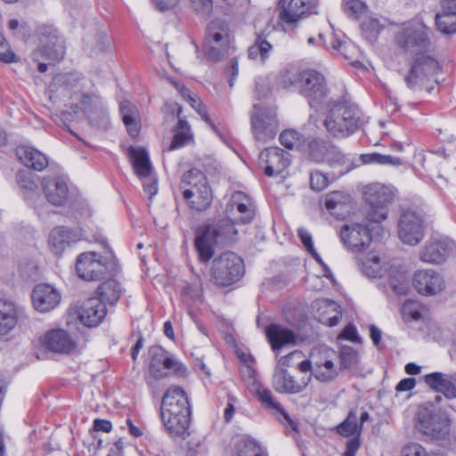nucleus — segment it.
I'll use <instances>...</instances> for the list:
<instances>
[{
  "label": "nucleus",
  "mask_w": 456,
  "mask_h": 456,
  "mask_svg": "<svg viewBox=\"0 0 456 456\" xmlns=\"http://www.w3.org/2000/svg\"><path fill=\"white\" fill-rule=\"evenodd\" d=\"M191 406L185 391L180 387H170L162 397L160 417L165 430L172 437L189 435Z\"/></svg>",
  "instance_id": "obj_1"
},
{
  "label": "nucleus",
  "mask_w": 456,
  "mask_h": 456,
  "mask_svg": "<svg viewBox=\"0 0 456 456\" xmlns=\"http://www.w3.org/2000/svg\"><path fill=\"white\" fill-rule=\"evenodd\" d=\"M281 85L285 88L298 85L301 94L308 100L309 105L315 109L325 102L328 95L326 80L323 75L314 69L296 72L287 71L282 76Z\"/></svg>",
  "instance_id": "obj_2"
},
{
  "label": "nucleus",
  "mask_w": 456,
  "mask_h": 456,
  "mask_svg": "<svg viewBox=\"0 0 456 456\" xmlns=\"http://www.w3.org/2000/svg\"><path fill=\"white\" fill-rule=\"evenodd\" d=\"M234 224H237L226 216L198 232L195 247L201 261L208 262L213 256L215 245L226 244L235 239L237 230Z\"/></svg>",
  "instance_id": "obj_3"
},
{
  "label": "nucleus",
  "mask_w": 456,
  "mask_h": 456,
  "mask_svg": "<svg viewBox=\"0 0 456 456\" xmlns=\"http://www.w3.org/2000/svg\"><path fill=\"white\" fill-rule=\"evenodd\" d=\"M362 125L360 110L348 102L332 105L324 120L327 131L336 137H346Z\"/></svg>",
  "instance_id": "obj_4"
},
{
  "label": "nucleus",
  "mask_w": 456,
  "mask_h": 456,
  "mask_svg": "<svg viewBox=\"0 0 456 456\" xmlns=\"http://www.w3.org/2000/svg\"><path fill=\"white\" fill-rule=\"evenodd\" d=\"M182 183L191 187L183 191V197L191 209L202 212L210 207L213 192L203 173L196 168L190 169L183 175Z\"/></svg>",
  "instance_id": "obj_5"
},
{
  "label": "nucleus",
  "mask_w": 456,
  "mask_h": 456,
  "mask_svg": "<svg viewBox=\"0 0 456 456\" xmlns=\"http://www.w3.org/2000/svg\"><path fill=\"white\" fill-rule=\"evenodd\" d=\"M240 377L248 389L265 407L281 414L291 428L297 430V423L289 417L288 412L273 396L270 389L265 387L258 379L256 370L248 363L243 362L240 367Z\"/></svg>",
  "instance_id": "obj_6"
},
{
  "label": "nucleus",
  "mask_w": 456,
  "mask_h": 456,
  "mask_svg": "<svg viewBox=\"0 0 456 456\" xmlns=\"http://www.w3.org/2000/svg\"><path fill=\"white\" fill-rule=\"evenodd\" d=\"M49 98L52 101H67L81 99L80 103H76V108L84 110L90 101V97L82 94L79 77L75 73L58 74L53 77L49 86Z\"/></svg>",
  "instance_id": "obj_7"
},
{
  "label": "nucleus",
  "mask_w": 456,
  "mask_h": 456,
  "mask_svg": "<svg viewBox=\"0 0 456 456\" xmlns=\"http://www.w3.org/2000/svg\"><path fill=\"white\" fill-rule=\"evenodd\" d=\"M116 263L112 256L102 257L95 252L81 253L76 262L77 275L87 281L105 278L115 271Z\"/></svg>",
  "instance_id": "obj_8"
},
{
  "label": "nucleus",
  "mask_w": 456,
  "mask_h": 456,
  "mask_svg": "<svg viewBox=\"0 0 456 456\" xmlns=\"http://www.w3.org/2000/svg\"><path fill=\"white\" fill-rule=\"evenodd\" d=\"M251 132L255 140L266 143L276 136L279 131V121L276 110L254 104L250 112Z\"/></svg>",
  "instance_id": "obj_9"
},
{
  "label": "nucleus",
  "mask_w": 456,
  "mask_h": 456,
  "mask_svg": "<svg viewBox=\"0 0 456 456\" xmlns=\"http://www.w3.org/2000/svg\"><path fill=\"white\" fill-rule=\"evenodd\" d=\"M244 273L242 259L233 252H225L213 261L211 275L218 286H230Z\"/></svg>",
  "instance_id": "obj_10"
},
{
  "label": "nucleus",
  "mask_w": 456,
  "mask_h": 456,
  "mask_svg": "<svg viewBox=\"0 0 456 456\" xmlns=\"http://www.w3.org/2000/svg\"><path fill=\"white\" fill-rule=\"evenodd\" d=\"M230 43V29L225 21L212 20L207 27L205 37L206 54L214 61H219L227 53Z\"/></svg>",
  "instance_id": "obj_11"
},
{
  "label": "nucleus",
  "mask_w": 456,
  "mask_h": 456,
  "mask_svg": "<svg viewBox=\"0 0 456 456\" xmlns=\"http://www.w3.org/2000/svg\"><path fill=\"white\" fill-rule=\"evenodd\" d=\"M65 55V46L62 39L53 28H46L42 33L41 46L33 52L32 58L38 62L37 69L40 73L47 70V64L41 62L42 59L50 61H60Z\"/></svg>",
  "instance_id": "obj_12"
},
{
  "label": "nucleus",
  "mask_w": 456,
  "mask_h": 456,
  "mask_svg": "<svg viewBox=\"0 0 456 456\" xmlns=\"http://www.w3.org/2000/svg\"><path fill=\"white\" fill-rule=\"evenodd\" d=\"M398 236L403 244L415 246L424 237V217L413 210H405L398 222Z\"/></svg>",
  "instance_id": "obj_13"
},
{
  "label": "nucleus",
  "mask_w": 456,
  "mask_h": 456,
  "mask_svg": "<svg viewBox=\"0 0 456 456\" xmlns=\"http://www.w3.org/2000/svg\"><path fill=\"white\" fill-rule=\"evenodd\" d=\"M336 352L325 348L322 352L313 354V376L322 383H330L337 379L341 372Z\"/></svg>",
  "instance_id": "obj_14"
},
{
  "label": "nucleus",
  "mask_w": 456,
  "mask_h": 456,
  "mask_svg": "<svg viewBox=\"0 0 456 456\" xmlns=\"http://www.w3.org/2000/svg\"><path fill=\"white\" fill-rule=\"evenodd\" d=\"M428 30V27L419 20L409 22L398 36V43L411 53L420 52L429 44Z\"/></svg>",
  "instance_id": "obj_15"
},
{
  "label": "nucleus",
  "mask_w": 456,
  "mask_h": 456,
  "mask_svg": "<svg viewBox=\"0 0 456 456\" xmlns=\"http://www.w3.org/2000/svg\"><path fill=\"white\" fill-rule=\"evenodd\" d=\"M150 374L154 379H162L171 370L178 376L185 375L186 367L161 347L151 349V360L150 363Z\"/></svg>",
  "instance_id": "obj_16"
},
{
  "label": "nucleus",
  "mask_w": 456,
  "mask_h": 456,
  "mask_svg": "<svg viewBox=\"0 0 456 456\" xmlns=\"http://www.w3.org/2000/svg\"><path fill=\"white\" fill-rule=\"evenodd\" d=\"M305 151H307L309 158L316 162H328L330 166L344 165L348 159L334 145L322 140L313 139L306 144Z\"/></svg>",
  "instance_id": "obj_17"
},
{
  "label": "nucleus",
  "mask_w": 456,
  "mask_h": 456,
  "mask_svg": "<svg viewBox=\"0 0 456 456\" xmlns=\"http://www.w3.org/2000/svg\"><path fill=\"white\" fill-rule=\"evenodd\" d=\"M226 216L236 224H248L255 216V207L251 198L242 191H235L225 208Z\"/></svg>",
  "instance_id": "obj_18"
},
{
  "label": "nucleus",
  "mask_w": 456,
  "mask_h": 456,
  "mask_svg": "<svg viewBox=\"0 0 456 456\" xmlns=\"http://www.w3.org/2000/svg\"><path fill=\"white\" fill-rule=\"evenodd\" d=\"M289 154L279 147L265 149L258 158L259 167L269 177L281 175L289 167Z\"/></svg>",
  "instance_id": "obj_19"
},
{
  "label": "nucleus",
  "mask_w": 456,
  "mask_h": 456,
  "mask_svg": "<svg viewBox=\"0 0 456 456\" xmlns=\"http://www.w3.org/2000/svg\"><path fill=\"white\" fill-rule=\"evenodd\" d=\"M339 235L344 245L353 252L364 250L371 241L369 229L359 223L343 225Z\"/></svg>",
  "instance_id": "obj_20"
},
{
  "label": "nucleus",
  "mask_w": 456,
  "mask_h": 456,
  "mask_svg": "<svg viewBox=\"0 0 456 456\" xmlns=\"http://www.w3.org/2000/svg\"><path fill=\"white\" fill-rule=\"evenodd\" d=\"M280 19L288 25L298 22L310 14L317 13L316 4L311 0H281Z\"/></svg>",
  "instance_id": "obj_21"
},
{
  "label": "nucleus",
  "mask_w": 456,
  "mask_h": 456,
  "mask_svg": "<svg viewBox=\"0 0 456 456\" xmlns=\"http://www.w3.org/2000/svg\"><path fill=\"white\" fill-rule=\"evenodd\" d=\"M419 421L423 432L433 439L445 441L451 434L452 420L444 411H437L425 418H420Z\"/></svg>",
  "instance_id": "obj_22"
},
{
  "label": "nucleus",
  "mask_w": 456,
  "mask_h": 456,
  "mask_svg": "<svg viewBox=\"0 0 456 456\" xmlns=\"http://www.w3.org/2000/svg\"><path fill=\"white\" fill-rule=\"evenodd\" d=\"M456 248V244L448 239L431 238L419 252L421 261L428 264H441Z\"/></svg>",
  "instance_id": "obj_23"
},
{
  "label": "nucleus",
  "mask_w": 456,
  "mask_h": 456,
  "mask_svg": "<svg viewBox=\"0 0 456 456\" xmlns=\"http://www.w3.org/2000/svg\"><path fill=\"white\" fill-rule=\"evenodd\" d=\"M311 381V376L302 377L297 380L284 368H275L273 376V388L282 394H297L305 389Z\"/></svg>",
  "instance_id": "obj_24"
},
{
  "label": "nucleus",
  "mask_w": 456,
  "mask_h": 456,
  "mask_svg": "<svg viewBox=\"0 0 456 456\" xmlns=\"http://www.w3.org/2000/svg\"><path fill=\"white\" fill-rule=\"evenodd\" d=\"M40 342L45 349L57 354H69L76 347L70 334L62 329L47 331L40 338Z\"/></svg>",
  "instance_id": "obj_25"
},
{
  "label": "nucleus",
  "mask_w": 456,
  "mask_h": 456,
  "mask_svg": "<svg viewBox=\"0 0 456 456\" xmlns=\"http://www.w3.org/2000/svg\"><path fill=\"white\" fill-rule=\"evenodd\" d=\"M438 70L439 63L434 58L428 55L418 57L410 74L405 78L408 87L416 88L419 82L436 74Z\"/></svg>",
  "instance_id": "obj_26"
},
{
  "label": "nucleus",
  "mask_w": 456,
  "mask_h": 456,
  "mask_svg": "<svg viewBox=\"0 0 456 456\" xmlns=\"http://www.w3.org/2000/svg\"><path fill=\"white\" fill-rule=\"evenodd\" d=\"M61 301L58 290L50 284H38L32 292V303L34 308L41 313H46L54 309Z\"/></svg>",
  "instance_id": "obj_27"
},
{
  "label": "nucleus",
  "mask_w": 456,
  "mask_h": 456,
  "mask_svg": "<svg viewBox=\"0 0 456 456\" xmlns=\"http://www.w3.org/2000/svg\"><path fill=\"white\" fill-rule=\"evenodd\" d=\"M413 283L418 292L426 296L438 294L444 289V281L442 276L429 269L416 272Z\"/></svg>",
  "instance_id": "obj_28"
},
{
  "label": "nucleus",
  "mask_w": 456,
  "mask_h": 456,
  "mask_svg": "<svg viewBox=\"0 0 456 456\" xmlns=\"http://www.w3.org/2000/svg\"><path fill=\"white\" fill-rule=\"evenodd\" d=\"M106 314L104 302L99 297H90L80 306L78 318L85 326L96 327L103 321Z\"/></svg>",
  "instance_id": "obj_29"
},
{
  "label": "nucleus",
  "mask_w": 456,
  "mask_h": 456,
  "mask_svg": "<svg viewBox=\"0 0 456 456\" xmlns=\"http://www.w3.org/2000/svg\"><path fill=\"white\" fill-rule=\"evenodd\" d=\"M42 188L47 200L54 206H61L68 200V184L61 176H45L42 179Z\"/></svg>",
  "instance_id": "obj_30"
},
{
  "label": "nucleus",
  "mask_w": 456,
  "mask_h": 456,
  "mask_svg": "<svg viewBox=\"0 0 456 456\" xmlns=\"http://www.w3.org/2000/svg\"><path fill=\"white\" fill-rule=\"evenodd\" d=\"M424 380L433 391L442 394L446 399L456 398V384L452 375L436 371L427 374Z\"/></svg>",
  "instance_id": "obj_31"
},
{
  "label": "nucleus",
  "mask_w": 456,
  "mask_h": 456,
  "mask_svg": "<svg viewBox=\"0 0 456 456\" xmlns=\"http://www.w3.org/2000/svg\"><path fill=\"white\" fill-rule=\"evenodd\" d=\"M22 314L20 306L12 301L0 299V335H6L12 330Z\"/></svg>",
  "instance_id": "obj_32"
},
{
  "label": "nucleus",
  "mask_w": 456,
  "mask_h": 456,
  "mask_svg": "<svg viewBox=\"0 0 456 456\" xmlns=\"http://www.w3.org/2000/svg\"><path fill=\"white\" fill-rule=\"evenodd\" d=\"M16 155L24 166L36 171L44 170L49 163L43 152L28 145L18 146Z\"/></svg>",
  "instance_id": "obj_33"
},
{
  "label": "nucleus",
  "mask_w": 456,
  "mask_h": 456,
  "mask_svg": "<svg viewBox=\"0 0 456 456\" xmlns=\"http://www.w3.org/2000/svg\"><path fill=\"white\" fill-rule=\"evenodd\" d=\"M365 200L369 206H380L388 208L395 197L394 189L381 183H372L364 191Z\"/></svg>",
  "instance_id": "obj_34"
},
{
  "label": "nucleus",
  "mask_w": 456,
  "mask_h": 456,
  "mask_svg": "<svg viewBox=\"0 0 456 456\" xmlns=\"http://www.w3.org/2000/svg\"><path fill=\"white\" fill-rule=\"evenodd\" d=\"M265 331L272 349L274 351L296 344L297 337L295 333L281 325L270 324L266 327Z\"/></svg>",
  "instance_id": "obj_35"
},
{
  "label": "nucleus",
  "mask_w": 456,
  "mask_h": 456,
  "mask_svg": "<svg viewBox=\"0 0 456 456\" xmlns=\"http://www.w3.org/2000/svg\"><path fill=\"white\" fill-rule=\"evenodd\" d=\"M77 240V234L63 226L54 228L49 236V245L56 255L62 254L71 244Z\"/></svg>",
  "instance_id": "obj_36"
},
{
  "label": "nucleus",
  "mask_w": 456,
  "mask_h": 456,
  "mask_svg": "<svg viewBox=\"0 0 456 456\" xmlns=\"http://www.w3.org/2000/svg\"><path fill=\"white\" fill-rule=\"evenodd\" d=\"M129 158L135 174L141 178L148 177L151 173V165L147 151L142 147H131Z\"/></svg>",
  "instance_id": "obj_37"
},
{
  "label": "nucleus",
  "mask_w": 456,
  "mask_h": 456,
  "mask_svg": "<svg viewBox=\"0 0 456 456\" xmlns=\"http://www.w3.org/2000/svg\"><path fill=\"white\" fill-rule=\"evenodd\" d=\"M318 307L316 318L320 322L329 327L338 324L340 316L337 312L338 305L327 299H320L315 302Z\"/></svg>",
  "instance_id": "obj_38"
},
{
  "label": "nucleus",
  "mask_w": 456,
  "mask_h": 456,
  "mask_svg": "<svg viewBox=\"0 0 456 456\" xmlns=\"http://www.w3.org/2000/svg\"><path fill=\"white\" fill-rule=\"evenodd\" d=\"M37 180V175L24 170L19 171L16 175L17 183L24 197L28 200L39 198Z\"/></svg>",
  "instance_id": "obj_39"
},
{
  "label": "nucleus",
  "mask_w": 456,
  "mask_h": 456,
  "mask_svg": "<svg viewBox=\"0 0 456 456\" xmlns=\"http://www.w3.org/2000/svg\"><path fill=\"white\" fill-rule=\"evenodd\" d=\"M349 201V196L341 191H333L326 195L325 207L332 216L338 218H344Z\"/></svg>",
  "instance_id": "obj_40"
},
{
  "label": "nucleus",
  "mask_w": 456,
  "mask_h": 456,
  "mask_svg": "<svg viewBox=\"0 0 456 456\" xmlns=\"http://www.w3.org/2000/svg\"><path fill=\"white\" fill-rule=\"evenodd\" d=\"M181 112L182 109L179 108L177 112L178 123L173 140L168 147L169 151L183 147L192 139L191 127L188 122L180 117Z\"/></svg>",
  "instance_id": "obj_41"
},
{
  "label": "nucleus",
  "mask_w": 456,
  "mask_h": 456,
  "mask_svg": "<svg viewBox=\"0 0 456 456\" xmlns=\"http://www.w3.org/2000/svg\"><path fill=\"white\" fill-rule=\"evenodd\" d=\"M361 269L367 277L373 279L382 277L387 271L380 258L374 253L361 261Z\"/></svg>",
  "instance_id": "obj_42"
},
{
  "label": "nucleus",
  "mask_w": 456,
  "mask_h": 456,
  "mask_svg": "<svg viewBox=\"0 0 456 456\" xmlns=\"http://www.w3.org/2000/svg\"><path fill=\"white\" fill-rule=\"evenodd\" d=\"M281 143L289 150L304 151L306 148L305 137L294 129H287L280 134Z\"/></svg>",
  "instance_id": "obj_43"
},
{
  "label": "nucleus",
  "mask_w": 456,
  "mask_h": 456,
  "mask_svg": "<svg viewBox=\"0 0 456 456\" xmlns=\"http://www.w3.org/2000/svg\"><path fill=\"white\" fill-rule=\"evenodd\" d=\"M101 299L110 305L115 304L121 296L120 284L115 280H108L101 284L98 288Z\"/></svg>",
  "instance_id": "obj_44"
},
{
  "label": "nucleus",
  "mask_w": 456,
  "mask_h": 456,
  "mask_svg": "<svg viewBox=\"0 0 456 456\" xmlns=\"http://www.w3.org/2000/svg\"><path fill=\"white\" fill-rule=\"evenodd\" d=\"M272 45L265 39L258 37L256 42L248 47V54L249 59L264 63L269 57Z\"/></svg>",
  "instance_id": "obj_45"
},
{
  "label": "nucleus",
  "mask_w": 456,
  "mask_h": 456,
  "mask_svg": "<svg viewBox=\"0 0 456 456\" xmlns=\"http://www.w3.org/2000/svg\"><path fill=\"white\" fill-rule=\"evenodd\" d=\"M436 25L438 30L444 34L456 32V12L444 10L436 16Z\"/></svg>",
  "instance_id": "obj_46"
},
{
  "label": "nucleus",
  "mask_w": 456,
  "mask_h": 456,
  "mask_svg": "<svg viewBox=\"0 0 456 456\" xmlns=\"http://www.w3.org/2000/svg\"><path fill=\"white\" fill-rule=\"evenodd\" d=\"M337 431L343 436H360L362 425L358 424V418L354 411H350L347 418L337 428Z\"/></svg>",
  "instance_id": "obj_47"
},
{
  "label": "nucleus",
  "mask_w": 456,
  "mask_h": 456,
  "mask_svg": "<svg viewBox=\"0 0 456 456\" xmlns=\"http://www.w3.org/2000/svg\"><path fill=\"white\" fill-rule=\"evenodd\" d=\"M389 286L398 295H404L409 289V281L405 273L392 271L389 274Z\"/></svg>",
  "instance_id": "obj_48"
},
{
  "label": "nucleus",
  "mask_w": 456,
  "mask_h": 456,
  "mask_svg": "<svg viewBox=\"0 0 456 456\" xmlns=\"http://www.w3.org/2000/svg\"><path fill=\"white\" fill-rule=\"evenodd\" d=\"M361 28L363 36L368 40L373 41L382 30L383 26L380 24L379 20L372 17H367L362 22Z\"/></svg>",
  "instance_id": "obj_49"
},
{
  "label": "nucleus",
  "mask_w": 456,
  "mask_h": 456,
  "mask_svg": "<svg viewBox=\"0 0 456 456\" xmlns=\"http://www.w3.org/2000/svg\"><path fill=\"white\" fill-rule=\"evenodd\" d=\"M364 163H376L385 166H400L402 161L399 158L391 155H383L380 153H370L362 155Z\"/></svg>",
  "instance_id": "obj_50"
},
{
  "label": "nucleus",
  "mask_w": 456,
  "mask_h": 456,
  "mask_svg": "<svg viewBox=\"0 0 456 456\" xmlns=\"http://www.w3.org/2000/svg\"><path fill=\"white\" fill-rule=\"evenodd\" d=\"M366 10V4L360 0H345L344 11L352 19H359Z\"/></svg>",
  "instance_id": "obj_51"
},
{
  "label": "nucleus",
  "mask_w": 456,
  "mask_h": 456,
  "mask_svg": "<svg viewBox=\"0 0 456 456\" xmlns=\"http://www.w3.org/2000/svg\"><path fill=\"white\" fill-rule=\"evenodd\" d=\"M402 314L406 322L419 321L422 317L420 306L413 301H406L403 303Z\"/></svg>",
  "instance_id": "obj_52"
},
{
  "label": "nucleus",
  "mask_w": 456,
  "mask_h": 456,
  "mask_svg": "<svg viewBox=\"0 0 456 456\" xmlns=\"http://www.w3.org/2000/svg\"><path fill=\"white\" fill-rule=\"evenodd\" d=\"M208 448L199 438L191 437L186 444L185 456H207Z\"/></svg>",
  "instance_id": "obj_53"
},
{
  "label": "nucleus",
  "mask_w": 456,
  "mask_h": 456,
  "mask_svg": "<svg viewBox=\"0 0 456 456\" xmlns=\"http://www.w3.org/2000/svg\"><path fill=\"white\" fill-rule=\"evenodd\" d=\"M357 362V353L350 346H343L339 354L338 365L343 369H348Z\"/></svg>",
  "instance_id": "obj_54"
},
{
  "label": "nucleus",
  "mask_w": 456,
  "mask_h": 456,
  "mask_svg": "<svg viewBox=\"0 0 456 456\" xmlns=\"http://www.w3.org/2000/svg\"><path fill=\"white\" fill-rule=\"evenodd\" d=\"M329 183V178L325 174L318 170L311 172L310 185L312 190L315 191H322L328 187Z\"/></svg>",
  "instance_id": "obj_55"
},
{
  "label": "nucleus",
  "mask_w": 456,
  "mask_h": 456,
  "mask_svg": "<svg viewBox=\"0 0 456 456\" xmlns=\"http://www.w3.org/2000/svg\"><path fill=\"white\" fill-rule=\"evenodd\" d=\"M19 273L24 280L36 281L39 277L38 267L34 262L21 263L19 266Z\"/></svg>",
  "instance_id": "obj_56"
},
{
  "label": "nucleus",
  "mask_w": 456,
  "mask_h": 456,
  "mask_svg": "<svg viewBox=\"0 0 456 456\" xmlns=\"http://www.w3.org/2000/svg\"><path fill=\"white\" fill-rule=\"evenodd\" d=\"M388 208L380 206H369L366 219L372 223H381L387 219Z\"/></svg>",
  "instance_id": "obj_57"
},
{
  "label": "nucleus",
  "mask_w": 456,
  "mask_h": 456,
  "mask_svg": "<svg viewBox=\"0 0 456 456\" xmlns=\"http://www.w3.org/2000/svg\"><path fill=\"white\" fill-rule=\"evenodd\" d=\"M0 61L4 63H12L18 61V57L11 50L10 45L4 37L0 33Z\"/></svg>",
  "instance_id": "obj_58"
},
{
  "label": "nucleus",
  "mask_w": 456,
  "mask_h": 456,
  "mask_svg": "<svg viewBox=\"0 0 456 456\" xmlns=\"http://www.w3.org/2000/svg\"><path fill=\"white\" fill-rule=\"evenodd\" d=\"M191 106L198 112V114L202 118V119L208 123L211 128L217 132L215 124L211 121L210 118L208 115L206 106L201 102V101L194 95L193 98H191L189 102Z\"/></svg>",
  "instance_id": "obj_59"
},
{
  "label": "nucleus",
  "mask_w": 456,
  "mask_h": 456,
  "mask_svg": "<svg viewBox=\"0 0 456 456\" xmlns=\"http://www.w3.org/2000/svg\"><path fill=\"white\" fill-rule=\"evenodd\" d=\"M401 456H428V453L420 444L410 443L403 447Z\"/></svg>",
  "instance_id": "obj_60"
},
{
  "label": "nucleus",
  "mask_w": 456,
  "mask_h": 456,
  "mask_svg": "<svg viewBox=\"0 0 456 456\" xmlns=\"http://www.w3.org/2000/svg\"><path fill=\"white\" fill-rule=\"evenodd\" d=\"M191 4L192 9L201 15L209 14L213 9L212 0H191Z\"/></svg>",
  "instance_id": "obj_61"
},
{
  "label": "nucleus",
  "mask_w": 456,
  "mask_h": 456,
  "mask_svg": "<svg viewBox=\"0 0 456 456\" xmlns=\"http://www.w3.org/2000/svg\"><path fill=\"white\" fill-rule=\"evenodd\" d=\"M120 113L122 119L129 120L132 118H138V110L134 104L128 101H123L120 102Z\"/></svg>",
  "instance_id": "obj_62"
},
{
  "label": "nucleus",
  "mask_w": 456,
  "mask_h": 456,
  "mask_svg": "<svg viewBox=\"0 0 456 456\" xmlns=\"http://www.w3.org/2000/svg\"><path fill=\"white\" fill-rule=\"evenodd\" d=\"M271 93L270 81L267 77H258L256 80V94L258 99L266 97Z\"/></svg>",
  "instance_id": "obj_63"
},
{
  "label": "nucleus",
  "mask_w": 456,
  "mask_h": 456,
  "mask_svg": "<svg viewBox=\"0 0 456 456\" xmlns=\"http://www.w3.org/2000/svg\"><path fill=\"white\" fill-rule=\"evenodd\" d=\"M359 437L360 436H355L347 441L346 450L344 452L343 456H355V453L358 451L361 444Z\"/></svg>",
  "instance_id": "obj_64"
}]
</instances>
